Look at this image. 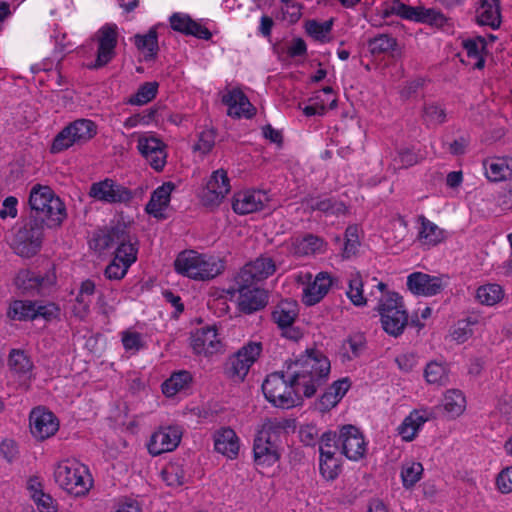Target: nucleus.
Here are the masks:
<instances>
[{
	"label": "nucleus",
	"mask_w": 512,
	"mask_h": 512,
	"mask_svg": "<svg viewBox=\"0 0 512 512\" xmlns=\"http://www.w3.org/2000/svg\"><path fill=\"white\" fill-rule=\"evenodd\" d=\"M90 246L99 252L115 248L114 258L105 269V276L110 280L122 279L137 260L138 240L122 224L95 232Z\"/></svg>",
	"instance_id": "1"
},
{
	"label": "nucleus",
	"mask_w": 512,
	"mask_h": 512,
	"mask_svg": "<svg viewBox=\"0 0 512 512\" xmlns=\"http://www.w3.org/2000/svg\"><path fill=\"white\" fill-rule=\"evenodd\" d=\"M290 375L302 394L310 398L327 381L330 373L329 359L318 350L307 351L293 363L288 364Z\"/></svg>",
	"instance_id": "2"
},
{
	"label": "nucleus",
	"mask_w": 512,
	"mask_h": 512,
	"mask_svg": "<svg viewBox=\"0 0 512 512\" xmlns=\"http://www.w3.org/2000/svg\"><path fill=\"white\" fill-rule=\"evenodd\" d=\"M174 268L182 276L197 281H207L223 273L225 262L214 255L184 250L177 255Z\"/></svg>",
	"instance_id": "3"
},
{
	"label": "nucleus",
	"mask_w": 512,
	"mask_h": 512,
	"mask_svg": "<svg viewBox=\"0 0 512 512\" xmlns=\"http://www.w3.org/2000/svg\"><path fill=\"white\" fill-rule=\"evenodd\" d=\"M29 205L35 217L43 218L47 226H59L66 217L65 206L48 186L35 185L30 191Z\"/></svg>",
	"instance_id": "4"
},
{
	"label": "nucleus",
	"mask_w": 512,
	"mask_h": 512,
	"mask_svg": "<svg viewBox=\"0 0 512 512\" xmlns=\"http://www.w3.org/2000/svg\"><path fill=\"white\" fill-rule=\"evenodd\" d=\"M54 480L61 489L77 497L86 495L93 485L88 468L76 459L60 461L54 469Z\"/></svg>",
	"instance_id": "5"
},
{
	"label": "nucleus",
	"mask_w": 512,
	"mask_h": 512,
	"mask_svg": "<svg viewBox=\"0 0 512 512\" xmlns=\"http://www.w3.org/2000/svg\"><path fill=\"white\" fill-rule=\"evenodd\" d=\"M262 390L265 398L279 408L294 407L302 393V389L296 387L288 366L285 374L283 371L269 374L262 384Z\"/></svg>",
	"instance_id": "6"
},
{
	"label": "nucleus",
	"mask_w": 512,
	"mask_h": 512,
	"mask_svg": "<svg viewBox=\"0 0 512 512\" xmlns=\"http://www.w3.org/2000/svg\"><path fill=\"white\" fill-rule=\"evenodd\" d=\"M377 288L382 293L378 304L382 327L389 335L396 337L403 333L408 323V315L402 297L395 292L384 293L386 284L383 282H379Z\"/></svg>",
	"instance_id": "7"
},
{
	"label": "nucleus",
	"mask_w": 512,
	"mask_h": 512,
	"mask_svg": "<svg viewBox=\"0 0 512 512\" xmlns=\"http://www.w3.org/2000/svg\"><path fill=\"white\" fill-rule=\"evenodd\" d=\"M44 237V219H30L15 233L12 248L21 257L36 255L42 246Z\"/></svg>",
	"instance_id": "8"
},
{
	"label": "nucleus",
	"mask_w": 512,
	"mask_h": 512,
	"mask_svg": "<svg viewBox=\"0 0 512 512\" xmlns=\"http://www.w3.org/2000/svg\"><path fill=\"white\" fill-rule=\"evenodd\" d=\"M97 134L96 124L89 119H77L62 129L54 138L52 153H60L74 144H83Z\"/></svg>",
	"instance_id": "9"
},
{
	"label": "nucleus",
	"mask_w": 512,
	"mask_h": 512,
	"mask_svg": "<svg viewBox=\"0 0 512 512\" xmlns=\"http://www.w3.org/2000/svg\"><path fill=\"white\" fill-rule=\"evenodd\" d=\"M261 343L250 342L233 354L226 364V373L232 379L244 380L251 366L260 356Z\"/></svg>",
	"instance_id": "10"
},
{
	"label": "nucleus",
	"mask_w": 512,
	"mask_h": 512,
	"mask_svg": "<svg viewBox=\"0 0 512 512\" xmlns=\"http://www.w3.org/2000/svg\"><path fill=\"white\" fill-rule=\"evenodd\" d=\"M276 271L275 261L267 255H261L245 264L234 276L235 283L254 285L265 280Z\"/></svg>",
	"instance_id": "11"
},
{
	"label": "nucleus",
	"mask_w": 512,
	"mask_h": 512,
	"mask_svg": "<svg viewBox=\"0 0 512 512\" xmlns=\"http://www.w3.org/2000/svg\"><path fill=\"white\" fill-rule=\"evenodd\" d=\"M89 195L98 201L110 204L128 203L133 198L130 189L109 178L93 183Z\"/></svg>",
	"instance_id": "12"
},
{
	"label": "nucleus",
	"mask_w": 512,
	"mask_h": 512,
	"mask_svg": "<svg viewBox=\"0 0 512 512\" xmlns=\"http://www.w3.org/2000/svg\"><path fill=\"white\" fill-rule=\"evenodd\" d=\"M341 453L349 460L358 461L367 450V444L363 434L353 425H345L340 428L338 434Z\"/></svg>",
	"instance_id": "13"
},
{
	"label": "nucleus",
	"mask_w": 512,
	"mask_h": 512,
	"mask_svg": "<svg viewBox=\"0 0 512 512\" xmlns=\"http://www.w3.org/2000/svg\"><path fill=\"white\" fill-rule=\"evenodd\" d=\"M137 149L149 165L157 172L166 165V145L154 135L141 134L138 137Z\"/></svg>",
	"instance_id": "14"
},
{
	"label": "nucleus",
	"mask_w": 512,
	"mask_h": 512,
	"mask_svg": "<svg viewBox=\"0 0 512 512\" xmlns=\"http://www.w3.org/2000/svg\"><path fill=\"white\" fill-rule=\"evenodd\" d=\"M98 43L97 57L91 69H99L106 66L115 57L117 46V28L115 25H105L96 33Z\"/></svg>",
	"instance_id": "15"
},
{
	"label": "nucleus",
	"mask_w": 512,
	"mask_h": 512,
	"mask_svg": "<svg viewBox=\"0 0 512 512\" xmlns=\"http://www.w3.org/2000/svg\"><path fill=\"white\" fill-rule=\"evenodd\" d=\"M8 365L11 377L24 390L29 389L34 379L33 363L21 350H12L9 354Z\"/></svg>",
	"instance_id": "16"
},
{
	"label": "nucleus",
	"mask_w": 512,
	"mask_h": 512,
	"mask_svg": "<svg viewBox=\"0 0 512 512\" xmlns=\"http://www.w3.org/2000/svg\"><path fill=\"white\" fill-rule=\"evenodd\" d=\"M29 420L31 433L39 440L53 436L59 429L56 416L42 407L34 408L30 413Z\"/></svg>",
	"instance_id": "17"
},
{
	"label": "nucleus",
	"mask_w": 512,
	"mask_h": 512,
	"mask_svg": "<svg viewBox=\"0 0 512 512\" xmlns=\"http://www.w3.org/2000/svg\"><path fill=\"white\" fill-rule=\"evenodd\" d=\"M191 346L196 354L205 356L219 353L224 348L216 326H206L198 329L191 336Z\"/></svg>",
	"instance_id": "18"
},
{
	"label": "nucleus",
	"mask_w": 512,
	"mask_h": 512,
	"mask_svg": "<svg viewBox=\"0 0 512 512\" xmlns=\"http://www.w3.org/2000/svg\"><path fill=\"white\" fill-rule=\"evenodd\" d=\"M234 289L239 293V310L245 314H251L264 308L268 302L267 293L254 285H242L234 282Z\"/></svg>",
	"instance_id": "19"
},
{
	"label": "nucleus",
	"mask_w": 512,
	"mask_h": 512,
	"mask_svg": "<svg viewBox=\"0 0 512 512\" xmlns=\"http://www.w3.org/2000/svg\"><path fill=\"white\" fill-rule=\"evenodd\" d=\"M230 181L227 171L218 169L214 171L203 192L202 200L206 206L219 205L230 192Z\"/></svg>",
	"instance_id": "20"
},
{
	"label": "nucleus",
	"mask_w": 512,
	"mask_h": 512,
	"mask_svg": "<svg viewBox=\"0 0 512 512\" xmlns=\"http://www.w3.org/2000/svg\"><path fill=\"white\" fill-rule=\"evenodd\" d=\"M269 201L265 191H242L234 195L232 208L235 213L246 215L262 210Z\"/></svg>",
	"instance_id": "21"
},
{
	"label": "nucleus",
	"mask_w": 512,
	"mask_h": 512,
	"mask_svg": "<svg viewBox=\"0 0 512 512\" xmlns=\"http://www.w3.org/2000/svg\"><path fill=\"white\" fill-rule=\"evenodd\" d=\"M182 432L178 427H167L154 432L148 443L150 454L157 456L174 450L180 443Z\"/></svg>",
	"instance_id": "22"
},
{
	"label": "nucleus",
	"mask_w": 512,
	"mask_h": 512,
	"mask_svg": "<svg viewBox=\"0 0 512 512\" xmlns=\"http://www.w3.org/2000/svg\"><path fill=\"white\" fill-rule=\"evenodd\" d=\"M445 285L443 277L431 276L422 272H414L407 278L409 290L414 294L422 296L439 294Z\"/></svg>",
	"instance_id": "23"
},
{
	"label": "nucleus",
	"mask_w": 512,
	"mask_h": 512,
	"mask_svg": "<svg viewBox=\"0 0 512 512\" xmlns=\"http://www.w3.org/2000/svg\"><path fill=\"white\" fill-rule=\"evenodd\" d=\"M222 102L228 107L227 113L230 117L249 119L255 114V108L240 89L229 90L223 95Z\"/></svg>",
	"instance_id": "24"
},
{
	"label": "nucleus",
	"mask_w": 512,
	"mask_h": 512,
	"mask_svg": "<svg viewBox=\"0 0 512 512\" xmlns=\"http://www.w3.org/2000/svg\"><path fill=\"white\" fill-rule=\"evenodd\" d=\"M296 428L294 419L275 417L266 419L257 432V436L278 444L280 438Z\"/></svg>",
	"instance_id": "25"
},
{
	"label": "nucleus",
	"mask_w": 512,
	"mask_h": 512,
	"mask_svg": "<svg viewBox=\"0 0 512 512\" xmlns=\"http://www.w3.org/2000/svg\"><path fill=\"white\" fill-rule=\"evenodd\" d=\"M170 26L174 31L190 35L203 40L212 37L211 32L205 26L193 20L188 14L174 13L169 18Z\"/></svg>",
	"instance_id": "26"
},
{
	"label": "nucleus",
	"mask_w": 512,
	"mask_h": 512,
	"mask_svg": "<svg viewBox=\"0 0 512 512\" xmlns=\"http://www.w3.org/2000/svg\"><path fill=\"white\" fill-rule=\"evenodd\" d=\"M432 418V412L427 409L413 410L404 418L397 428L398 434L404 441H412L423 424Z\"/></svg>",
	"instance_id": "27"
},
{
	"label": "nucleus",
	"mask_w": 512,
	"mask_h": 512,
	"mask_svg": "<svg viewBox=\"0 0 512 512\" xmlns=\"http://www.w3.org/2000/svg\"><path fill=\"white\" fill-rule=\"evenodd\" d=\"M254 461L256 465L269 467L280 458L278 444L256 435L253 445Z\"/></svg>",
	"instance_id": "28"
},
{
	"label": "nucleus",
	"mask_w": 512,
	"mask_h": 512,
	"mask_svg": "<svg viewBox=\"0 0 512 512\" xmlns=\"http://www.w3.org/2000/svg\"><path fill=\"white\" fill-rule=\"evenodd\" d=\"M486 177L491 182L512 179V158L492 157L483 161Z\"/></svg>",
	"instance_id": "29"
},
{
	"label": "nucleus",
	"mask_w": 512,
	"mask_h": 512,
	"mask_svg": "<svg viewBox=\"0 0 512 512\" xmlns=\"http://www.w3.org/2000/svg\"><path fill=\"white\" fill-rule=\"evenodd\" d=\"M214 448L218 453L229 459L237 457L239 452V439L231 428H222L214 434Z\"/></svg>",
	"instance_id": "30"
},
{
	"label": "nucleus",
	"mask_w": 512,
	"mask_h": 512,
	"mask_svg": "<svg viewBox=\"0 0 512 512\" xmlns=\"http://www.w3.org/2000/svg\"><path fill=\"white\" fill-rule=\"evenodd\" d=\"M331 285V276L326 272H320L313 283L304 289L303 302L309 306L317 304L328 293Z\"/></svg>",
	"instance_id": "31"
},
{
	"label": "nucleus",
	"mask_w": 512,
	"mask_h": 512,
	"mask_svg": "<svg viewBox=\"0 0 512 512\" xmlns=\"http://www.w3.org/2000/svg\"><path fill=\"white\" fill-rule=\"evenodd\" d=\"M418 222L420 223V228L417 239L423 246H436L445 239V231L428 220L425 216L420 215Z\"/></svg>",
	"instance_id": "32"
},
{
	"label": "nucleus",
	"mask_w": 512,
	"mask_h": 512,
	"mask_svg": "<svg viewBox=\"0 0 512 512\" xmlns=\"http://www.w3.org/2000/svg\"><path fill=\"white\" fill-rule=\"evenodd\" d=\"M326 242L313 234L297 237L292 242L293 252L299 256L322 254L326 251Z\"/></svg>",
	"instance_id": "33"
},
{
	"label": "nucleus",
	"mask_w": 512,
	"mask_h": 512,
	"mask_svg": "<svg viewBox=\"0 0 512 512\" xmlns=\"http://www.w3.org/2000/svg\"><path fill=\"white\" fill-rule=\"evenodd\" d=\"M174 189V184L166 182L158 187L151 195L149 202L146 205V211L149 214L159 217L162 211L168 206L170 202V195Z\"/></svg>",
	"instance_id": "34"
},
{
	"label": "nucleus",
	"mask_w": 512,
	"mask_h": 512,
	"mask_svg": "<svg viewBox=\"0 0 512 512\" xmlns=\"http://www.w3.org/2000/svg\"><path fill=\"white\" fill-rule=\"evenodd\" d=\"M477 22L493 29L498 28L501 23L499 1L481 0L480 7L477 10Z\"/></svg>",
	"instance_id": "35"
},
{
	"label": "nucleus",
	"mask_w": 512,
	"mask_h": 512,
	"mask_svg": "<svg viewBox=\"0 0 512 512\" xmlns=\"http://www.w3.org/2000/svg\"><path fill=\"white\" fill-rule=\"evenodd\" d=\"M298 315V305L295 301H281L274 309L272 318L281 328H290Z\"/></svg>",
	"instance_id": "36"
},
{
	"label": "nucleus",
	"mask_w": 512,
	"mask_h": 512,
	"mask_svg": "<svg viewBox=\"0 0 512 512\" xmlns=\"http://www.w3.org/2000/svg\"><path fill=\"white\" fill-rule=\"evenodd\" d=\"M134 44L145 55V59H154L159 50L156 28H150L146 34L135 35Z\"/></svg>",
	"instance_id": "37"
},
{
	"label": "nucleus",
	"mask_w": 512,
	"mask_h": 512,
	"mask_svg": "<svg viewBox=\"0 0 512 512\" xmlns=\"http://www.w3.org/2000/svg\"><path fill=\"white\" fill-rule=\"evenodd\" d=\"M191 382L192 375L190 372L186 370L175 372L162 384V392L167 397H173L187 389Z\"/></svg>",
	"instance_id": "38"
},
{
	"label": "nucleus",
	"mask_w": 512,
	"mask_h": 512,
	"mask_svg": "<svg viewBox=\"0 0 512 512\" xmlns=\"http://www.w3.org/2000/svg\"><path fill=\"white\" fill-rule=\"evenodd\" d=\"M475 297L480 304L493 306L503 299L504 290L499 284L487 283L477 288Z\"/></svg>",
	"instance_id": "39"
},
{
	"label": "nucleus",
	"mask_w": 512,
	"mask_h": 512,
	"mask_svg": "<svg viewBox=\"0 0 512 512\" xmlns=\"http://www.w3.org/2000/svg\"><path fill=\"white\" fill-rule=\"evenodd\" d=\"M366 350V338L361 333L349 336L341 346L342 357L344 360H352Z\"/></svg>",
	"instance_id": "40"
},
{
	"label": "nucleus",
	"mask_w": 512,
	"mask_h": 512,
	"mask_svg": "<svg viewBox=\"0 0 512 512\" xmlns=\"http://www.w3.org/2000/svg\"><path fill=\"white\" fill-rule=\"evenodd\" d=\"M462 46L466 51L468 58L475 60L473 67L475 69H482L485 65V59L482 56V52L486 48L484 38L478 36L476 38L463 40Z\"/></svg>",
	"instance_id": "41"
},
{
	"label": "nucleus",
	"mask_w": 512,
	"mask_h": 512,
	"mask_svg": "<svg viewBox=\"0 0 512 512\" xmlns=\"http://www.w3.org/2000/svg\"><path fill=\"white\" fill-rule=\"evenodd\" d=\"M397 44V39L389 34H378L367 42L368 50L374 56L394 51Z\"/></svg>",
	"instance_id": "42"
},
{
	"label": "nucleus",
	"mask_w": 512,
	"mask_h": 512,
	"mask_svg": "<svg viewBox=\"0 0 512 512\" xmlns=\"http://www.w3.org/2000/svg\"><path fill=\"white\" fill-rule=\"evenodd\" d=\"M443 406L452 416H459L466 408V399L460 390L451 389L444 396Z\"/></svg>",
	"instance_id": "43"
},
{
	"label": "nucleus",
	"mask_w": 512,
	"mask_h": 512,
	"mask_svg": "<svg viewBox=\"0 0 512 512\" xmlns=\"http://www.w3.org/2000/svg\"><path fill=\"white\" fill-rule=\"evenodd\" d=\"M36 303L31 301H14L8 309L7 315L12 320L34 319Z\"/></svg>",
	"instance_id": "44"
},
{
	"label": "nucleus",
	"mask_w": 512,
	"mask_h": 512,
	"mask_svg": "<svg viewBox=\"0 0 512 512\" xmlns=\"http://www.w3.org/2000/svg\"><path fill=\"white\" fill-rule=\"evenodd\" d=\"M158 86V83L155 81L145 82L138 88L137 92L128 99L127 103L138 106L149 103L156 97Z\"/></svg>",
	"instance_id": "45"
},
{
	"label": "nucleus",
	"mask_w": 512,
	"mask_h": 512,
	"mask_svg": "<svg viewBox=\"0 0 512 512\" xmlns=\"http://www.w3.org/2000/svg\"><path fill=\"white\" fill-rule=\"evenodd\" d=\"M162 478L169 486L178 487L186 481V471L179 462H172L165 466Z\"/></svg>",
	"instance_id": "46"
},
{
	"label": "nucleus",
	"mask_w": 512,
	"mask_h": 512,
	"mask_svg": "<svg viewBox=\"0 0 512 512\" xmlns=\"http://www.w3.org/2000/svg\"><path fill=\"white\" fill-rule=\"evenodd\" d=\"M423 466L420 462H405L401 468V479L403 486L407 489L412 488L422 477Z\"/></svg>",
	"instance_id": "47"
},
{
	"label": "nucleus",
	"mask_w": 512,
	"mask_h": 512,
	"mask_svg": "<svg viewBox=\"0 0 512 512\" xmlns=\"http://www.w3.org/2000/svg\"><path fill=\"white\" fill-rule=\"evenodd\" d=\"M349 289L347 296L351 302L356 306H363L366 304L367 299L363 296V281L358 272H353L349 275L348 279Z\"/></svg>",
	"instance_id": "48"
},
{
	"label": "nucleus",
	"mask_w": 512,
	"mask_h": 512,
	"mask_svg": "<svg viewBox=\"0 0 512 512\" xmlns=\"http://www.w3.org/2000/svg\"><path fill=\"white\" fill-rule=\"evenodd\" d=\"M310 207L312 210H318L326 215H343L346 213V206L343 202L333 198H325L322 200H312Z\"/></svg>",
	"instance_id": "49"
},
{
	"label": "nucleus",
	"mask_w": 512,
	"mask_h": 512,
	"mask_svg": "<svg viewBox=\"0 0 512 512\" xmlns=\"http://www.w3.org/2000/svg\"><path fill=\"white\" fill-rule=\"evenodd\" d=\"M95 290L96 286L92 280L87 279L81 283L79 292L76 296L79 314L84 315L88 312Z\"/></svg>",
	"instance_id": "50"
},
{
	"label": "nucleus",
	"mask_w": 512,
	"mask_h": 512,
	"mask_svg": "<svg viewBox=\"0 0 512 512\" xmlns=\"http://www.w3.org/2000/svg\"><path fill=\"white\" fill-rule=\"evenodd\" d=\"M333 20H327L325 22H318L316 20H308L305 24V30L308 35L313 37L315 40L321 42L329 41V34L332 30Z\"/></svg>",
	"instance_id": "51"
},
{
	"label": "nucleus",
	"mask_w": 512,
	"mask_h": 512,
	"mask_svg": "<svg viewBox=\"0 0 512 512\" xmlns=\"http://www.w3.org/2000/svg\"><path fill=\"white\" fill-rule=\"evenodd\" d=\"M320 472L327 480H334L340 473V460L332 453L325 452L319 459Z\"/></svg>",
	"instance_id": "52"
},
{
	"label": "nucleus",
	"mask_w": 512,
	"mask_h": 512,
	"mask_svg": "<svg viewBox=\"0 0 512 512\" xmlns=\"http://www.w3.org/2000/svg\"><path fill=\"white\" fill-rule=\"evenodd\" d=\"M424 376L429 384L446 385L449 380L446 366L437 362L427 364Z\"/></svg>",
	"instance_id": "53"
},
{
	"label": "nucleus",
	"mask_w": 512,
	"mask_h": 512,
	"mask_svg": "<svg viewBox=\"0 0 512 512\" xmlns=\"http://www.w3.org/2000/svg\"><path fill=\"white\" fill-rule=\"evenodd\" d=\"M53 279L35 276L30 271H21L16 277V284L24 290L42 288L53 283Z\"/></svg>",
	"instance_id": "54"
},
{
	"label": "nucleus",
	"mask_w": 512,
	"mask_h": 512,
	"mask_svg": "<svg viewBox=\"0 0 512 512\" xmlns=\"http://www.w3.org/2000/svg\"><path fill=\"white\" fill-rule=\"evenodd\" d=\"M422 117L428 127L438 126L446 121L445 110L436 103H426Z\"/></svg>",
	"instance_id": "55"
},
{
	"label": "nucleus",
	"mask_w": 512,
	"mask_h": 512,
	"mask_svg": "<svg viewBox=\"0 0 512 512\" xmlns=\"http://www.w3.org/2000/svg\"><path fill=\"white\" fill-rule=\"evenodd\" d=\"M397 15L403 19L415 21L417 20L418 7H412L402 3L399 0H393L385 10V15Z\"/></svg>",
	"instance_id": "56"
},
{
	"label": "nucleus",
	"mask_w": 512,
	"mask_h": 512,
	"mask_svg": "<svg viewBox=\"0 0 512 512\" xmlns=\"http://www.w3.org/2000/svg\"><path fill=\"white\" fill-rule=\"evenodd\" d=\"M418 14L416 22L425 23L437 27H442L447 21V18L444 14L436 10L434 8H424L422 6H418Z\"/></svg>",
	"instance_id": "57"
},
{
	"label": "nucleus",
	"mask_w": 512,
	"mask_h": 512,
	"mask_svg": "<svg viewBox=\"0 0 512 512\" xmlns=\"http://www.w3.org/2000/svg\"><path fill=\"white\" fill-rule=\"evenodd\" d=\"M359 246V236L357 226H348L345 231V244L343 248V256L350 258L355 255Z\"/></svg>",
	"instance_id": "58"
},
{
	"label": "nucleus",
	"mask_w": 512,
	"mask_h": 512,
	"mask_svg": "<svg viewBox=\"0 0 512 512\" xmlns=\"http://www.w3.org/2000/svg\"><path fill=\"white\" fill-rule=\"evenodd\" d=\"M340 449V443L338 442V435L335 432H325L320 437L319 452L320 456H325V452L336 454V451Z\"/></svg>",
	"instance_id": "59"
},
{
	"label": "nucleus",
	"mask_w": 512,
	"mask_h": 512,
	"mask_svg": "<svg viewBox=\"0 0 512 512\" xmlns=\"http://www.w3.org/2000/svg\"><path fill=\"white\" fill-rule=\"evenodd\" d=\"M32 498L40 512H57L55 500L50 495L45 494L42 489L35 490Z\"/></svg>",
	"instance_id": "60"
},
{
	"label": "nucleus",
	"mask_w": 512,
	"mask_h": 512,
	"mask_svg": "<svg viewBox=\"0 0 512 512\" xmlns=\"http://www.w3.org/2000/svg\"><path fill=\"white\" fill-rule=\"evenodd\" d=\"M155 109H147L141 113H137L128 117L123 126L127 129H132L140 125H148L155 117Z\"/></svg>",
	"instance_id": "61"
},
{
	"label": "nucleus",
	"mask_w": 512,
	"mask_h": 512,
	"mask_svg": "<svg viewBox=\"0 0 512 512\" xmlns=\"http://www.w3.org/2000/svg\"><path fill=\"white\" fill-rule=\"evenodd\" d=\"M215 145V133L213 130H204L198 136V141L193 146L195 151L202 154L209 153Z\"/></svg>",
	"instance_id": "62"
},
{
	"label": "nucleus",
	"mask_w": 512,
	"mask_h": 512,
	"mask_svg": "<svg viewBox=\"0 0 512 512\" xmlns=\"http://www.w3.org/2000/svg\"><path fill=\"white\" fill-rule=\"evenodd\" d=\"M471 325L472 323L468 320L459 321L451 334L453 340L458 343H464L467 341L473 334Z\"/></svg>",
	"instance_id": "63"
},
{
	"label": "nucleus",
	"mask_w": 512,
	"mask_h": 512,
	"mask_svg": "<svg viewBox=\"0 0 512 512\" xmlns=\"http://www.w3.org/2000/svg\"><path fill=\"white\" fill-rule=\"evenodd\" d=\"M496 484L502 493L512 492V466L504 468L498 474Z\"/></svg>",
	"instance_id": "64"
}]
</instances>
